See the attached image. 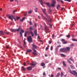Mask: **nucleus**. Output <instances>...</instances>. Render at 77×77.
I'll return each instance as SVG.
<instances>
[{
	"label": "nucleus",
	"instance_id": "f257e3e1",
	"mask_svg": "<svg viewBox=\"0 0 77 77\" xmlns=\"http://www.w3.org/2000/svg\"><path fill=\"white\" fill-rule=\"evenodd\" d=\"M32 46L33 47L32 49L34 52H32V54H34L35 56H37V55H38V54L36 53V51L35 48H37V47H36V45L34 44H32Z\"/></svg>",
	"mask_w": 77,
	"mask_h": 77
},
{
	"label": "nucleus",
	"instance_id": "f03ea898",
	"mask_svg": "<svg viewBox=\"0 0 77 77\" xmlns=\"http://www.w3.org/2000/svg\"><path fill=\"white\" fill-rule=\"evenodd\" d=\"M20 27V29H19V31H20V29L21 30V31H20V37H21V36H23V35H22V33H24V30H23L22 29H21V27L20 26H19L18 28H19Z\"/></svg>",
	"mask_w": 77,
	"mask_h": 77
},
{
	"label": "nucleus",
	"instance_id": "7ed1b4c3",
	"mask_svg": "<svg viewBox=\"0 0 77 77\" xmlns=\"http://www.w3.org/2000/svg\"><path fill=\"white\" fill-rule=\"evenodd\" d=\"M42 11H43V13L48 18H50V16L48 15L45 12V11H46V9H42Z\"/></svg>",
	"mask_w": 77,
	"mask_h": 77
},
{
	"label": "nucleus",
	"instance_id": "20e7f679",
	"mask_svg": "<svg viewBox=\"0 0 77 77\" xmlns=\"http://www.w3.org/2000/svg\"><path fill=\"white\" fill-rule=\"evenodd\" d=\"M52 3L51 4V5L52 7H54L55 6V5L56 3V2L54 0H52Z\"/></svg>",
	"mask_w": 77,
	"mask_h": 77
},
{
	"label": "nucleus",
	"instance_id": "39448f33",
	"mask_svg": "<svg viewBox=\"0 0 77 77\" xmlns=\"http://www.w3.org/2000/svg\"><path fill=\"white\" fill-rule=\"evenodd\" d=\"M41 16L42 17L43 19L44 20H45L46 21H47V22H49V19H47V17H45L44 16V15H43L42 14H41Z\"/></svg>",
	"mask_w": 77,
	"mask_h": 77
},
{
	"label": "nucleus",
	"instance_id": "423d86ee",
	"mask_svg": "<svg viewBox=\"0 0 77 77\" xmlns=\"http://www.w3.org/2000/svg\"><path fill=\"white\" fill-rule=\"evenodd\" d=\"M27 39L29 42H32V38L31 36H29L27 37Z\"/></svg>",
	"mask_w": 77,
	"mask_h": 77
},
{
	"label": "nucleus",
	"instance_id": "0eeeda50",
	"mask_svg": "<svg viewBox=\"0 0 77 77\" xmlns=\"http://www.w3.org/2000/svg\"><path fill=\"white\" fill-rule=\"evenodd\" d=\"M7 16H8V17L9 19H11V18H13V19H14V20L15 21H17V20L15 19V16H14V15H12L11 16H9V15H7Z\"/></svg>",
	"mask_w": 77,
	"mask_h": 77
},
{
	"label": "nucleus",
	"instance_id": "6e6552de",
	"mask_svg": "<svg viewBox=\"0 0 77 77\" xmlns=\"http://www.w3.org/2000/svg\"><path fill=\"white\" fill-rule=\"evenodd\" d=\"M20 27H19V28H18V29H11V32H16V31L18 32H19V29H20Z\"/></svg>",
	"mask_w": 77,
	"mask_h": 77
},
{
	"label": "nucleus",
	"instance_id": "1a4fd4ad",
	"mask_svg": "<svg viewBox=\"0 0 77 77\" xmlns=\"http://www.w3.org/2000/svg\"><path fill=\"white\" fill-rule=\"evenodd\" d=\"M36 64H37V63L35 62H33L32 63L30 64V65L32 66L33 68H34V67L36 66Z\"/></svg>",
	"mask_w": 77,
	"mask_h": 77
},
{
	"label": "nucleus",
	"instance_id": "9d476101",
	"mask_svg": "<svg viewBox=\"0 0 77 77\" xmlns=\"http://www.w3.org/2000/svg\"><path fill=\"white\" fill-rule=\"evenodd\" d=\"M65 51H69L70 50V48L69 47H66L64 48Z\"/></svg>",
	"mask_w": 77,
	"mask_h": 77
},
{
	"label": "nucleus",
	"instance_id": "9b49d317",
	"mask_svg": "<svg viewBox=\"0 0 77 77\" xmlns=\"http://www.w3.org/2000/svg\"><path fill=\"white\" fill-rule=\"evenodd\" d=\"M32 69V67L29 66L27 68V71H31Z\"/></svg>",
	"mask_w": 77,
	"mask_h": 77
},
{
	"label": "nucleus",
	"instance_id": "f8f14e48",
	"mask_svg": "<svg viewBox=\"0 0 77 77\" xmlns=\"http://www.w3.org/2000/svg\"><path fill=\"white\" fill-rule=\"evenodd\" d=\"M60 51L61 52H65V48H61L60 49Z\"/></svg>",
	"mask_w": 77,
	"mask_h": 77
},
{
	"label": "nucleus",
	"instance_id": "ddd939ff",
	"mask_svg": "<svg viewBox=\"0 0 77 77\" xmlns=\"http://www.w3.org/2000/svg\"><path fill=\"white\" fill-rule=\"evenodd\" d=\"M37 30L36 29H34V33L35 35V36H36V35H38V34H37Z\"/></svg>",
	"mask_w": 77,
	"mask_h": 77
},
{
	"label": "nucleus",
	"instance_id": "4468645a",
	"mask_svg": "<svg viewBox=\"0 0 77 77\" xmlns=\"http://www.w3.org/2000/svg\"><path fill=\"white\" fill-rule=\"evenodd\" d=\"M72 72L75 74V76H77V72L73 70L72 71Z\"/></svg>",
	"mask_w": 77,
	"mask_h": 77
},
{
	"label": "nucleus",
	"instance_id": "2eb2a0df",
	"mask_svg": "<svg viewBox=\"0 0 77 77\" xmlns=\"http://www.w3.org/2000/svg\"><path fill=\"white\" fill-rule=\"evenodd\" d=\"M48 12L50 14H51V12H52V10H51V9H50L48 10Z\"/></svg>",
	"mask_w": 77,
	"mask_h": 77
},
{
	"label": "nucleus",
	"instance_id": "dca6fc26",
	"mask_svg": "<svg viewBox=\"0 0 77 77\" xmlns=\"http://www.w3.org/2000/svg\"><path fill=\"white\" fill-rule=\"evenodd\" d=\"M69 59V60H70L73 62V63H74V59H73V58H72V57H70Z\"/></svg>",
	"mask_w": 77,
	"mask_h": 77
},
{
	"label": "nucleus",
	"instance_id": "f3484780",
	"mask_svg": "<svg viewBox=\"0 0 77 77\" xmlns=\"http://www.w3.org/2000/svg\"><path fill=\"white\" fill-rule=\"evenodd\" d=\"M46 4L47 5L48 7H49V8H51V6L50 5V3L49 2L46 3Z\"/></svg>",
	"mask_w": 77,
	"mask_h": 77
},
{
	"label": "nucleus",
	"instance_id": "a211bd4d",
	"mask_svg": "<svg viewBox=\"0 0 77 77\" xmlns=\"http://www.w3.org/2000/svg\"><path fill=\"white\" fill-rule=\"evenodd\" d=\"M45 63H42L40 64V65L41 66H45Z\"/></svg>",
	"mask_w": 77,
	"mask_h": 77
},
{
	"label": "nucleus",
	"instance_id": "6ab92c4d",
	"mask_svg": "<svg viewBox=\"0 0 77 77\" xmlns=\"http://www.w3.org/2000/svg\"><path fill=\"white\" fill-rule=\"evenodd\" d=\"M67 62H68L70 64H72V63H71V61L69 60V59H67Z\"/></svg>",
	"mask_w": 77,
	"mask_h": 77
},
{
	"label": "nucleus",
	"instance_id": "aec40b11",
	"mask_svg": "<svg viewBox=\"0 0 77 77\" xmlns=\"http://www.w3.org/2000/svg\"><path fill=\"white\" fill-rule=\"evenodd\" d=\"M4 33H3V32L2 31H0V36L2 35H4Z\"/></svg>",
	"mask_w": 77,
	"mask_h": 77
},
{
	"label": "nucleus",
	"instance_id": "412c9836",
	"mask_svg": "<svg viewBox=\"0 0 77 77\" xmlns=\"http://www.w3.org/2000/svg\"><path fill=\"white\" fill-rule=\"evenodd\" d=\"M38 1H39V2L41 4V5H43V4H42V3H43V2L42 1V0H38Z\"/></svg>",
	"mask_w": 77,
	"mask_h": 77
},
{
	"label": "nucleus",
	"instance_id": "4be33fe9",
	"mask_svg": "<svg viewBox=\"0 0 77 77\" xmlns=\"http://www.w3.org/2000/svg\"><path fill=\"white\" fill-rule=\"evenodd\" d=\"M63 64L64 66H65V67H66V64H65V61H63Z\"/></svg>",
	"mask_w": 77,
	"mask_h": 77
},
{
	"label": "nucleus",
	"instance_id": "5701e85b",
	"mask_svg": "<svg viewBox=\"0 0 77 77\" xmlns=\"http://www.w3.org/2000/svg\"><path fill=\"white\" fill-rule=\"evenodd\" d=\"M60 8V5H57V9H59Z\"/></svg>",
	"mask_w": 77,
	"mask_h": 77
},
{
	"label": "nucleus",
	"instance_id": "b1692460",
	"mask_svg": "<svg viewBox=\"0 0 77 77\" xmlns=\"http://www.w3.org/2000/svg\"><path fill=\"white\" fill-rule=\"evenodd\" d=\"M44 24H45V30H47V26H46V25L45 24V23H44Z\"/></svg>",
	"mask_w": 77,
	"mask_h": 77
},
{
	"label": "nucleus",
	"instance_id": "393cba45",
	"mask_svg": "<svg viewBox=\"0 0 77 77\" xmlns=\"http://www.w3.org/2000/svg\"><path fill=\"white\" fill-rule=\"evenodd\" d=\"M69 72H70V73H71V74H72L73 75H75V74H74V73H73L71 71V70H69Z\"/></svg>",
	"mask_w": 77,
	"mask_h": 77
},
{
	"label": "nucleus",
	"instance_id": "a878e982",
	"mask_svg": "<svg viewBox=\"0 0 77 77\" xmlns=\"http://www.w3.org/2000/svg\"><path fill=\"white\" fill-rule=\"evenodd\" d=\"M30 33H31L32 36L33 37L34 36V34H33V33L32 31H30Z\"/></svg>",
	"mask_w": 77,
	"mask_h": 77
},
{
	"label": "nucleus",
	"instance_id": "bb28decb",
	"mask_svg": "<svg viewBox=\"0 0 77 77\" xmlns=\"http://www.w3.org/2000/svg\"><path fill=\"white\" fill-rule=\"evenodd\" d=\"M60 55H61L62 57H66V56H65V55L62 54H60Z\"/></svg>",
	"mask_w": 77,
	"mask_h": 77
},
{
	"label": "nucleus",
	"instance_id": "cd10ccee",
	"mask_svg": "<svg viewBox=\"0 0 77 77\" xmlns=\"http://www.w3.org/2000/svg\"><path fill=\"white\" fill-rule=\"evenodd\" d=\"M21 68L23 70V71H25L26 70V69H25V68H24V67L23 66H22L21 67Z\"/></svg>",
	"mask_w": 77,
	"mask_h": 77
},
{
	"label": "nucleus",
	"instance_id": "c85d7f7f",
	"mask_svg": "<svg viewBox=\"0 0 77 77\" xmlns=\"http://www.w3.org/2000/svg\"><path fill=\"white\" fill-rule=\"evenodd\" d=\"M35 12H38V11H37V10H38V9L36 8V6H35Z\"/></svg>",
	"mask_w": 77,
	"mask_h": 77
},
{
	"label": "nucleus",
	"instance_id": "c756f323",
	"mask_svg": "<svg viewBox=\"0 0 77 77\" xmlns=\"http://www.w3.org/2000/svg\"><path fill=\"white\" fill-rule=\"evenodd\" d=\"M70 67L71 68H73L74 67V66L73 65V64H72L70 66Z\"/></svg>",
	"mask_w": 77,
	"mask_h": 77
},
{
	"label": "nucleus",
	"instance_id": "7c9ffc66",
	"mask_svg": "<svg viewBox=\"0 0 77 77\" xmlns=\"http://www.w3.org/2000/svg\"><path fill=\"white\" fill-rule=\"evenodd\" d=\"M73 46H74V44H71L70 45V47L71 48H72V47H73Z\"/></svg>",
	"mask_w": 77,
	"mask_h": 77
},
{
	"label": "nucleus",
	"instance_id": "2f4dec72",
	"mask_svg": "<svg viewBox=\"0 0 77 77\" xmlns=\"http://www.w3.org/2000/svg\"><path fill=\"white\" fill-rule=\"evenodd\" d=\"M72 41H76V42H77V40H76L74 38L72 39Z\"/></svg>",
	"mask_w": 77,
	"mask_h": 77
},
{
	"label": "nucleus",
	"instance_id": "473e14b6",
	"mask_svg": "<svg viewBox=\"0 0 77 77\" xmlns=\"http://www.w3.org/2000/svg\"><path fill=\"white\" fill-rule=\"evenodd\" d=\"M60 75V73H58L56 77H59V75Z\"/></svg>",
	"mask_w": 77,
	"mask_h": 77
},
{
	"label": "nucleus",
	"instance_id": "72a5a7b5",
	"mask_svg": "<svg viewBox=\"0 0 77 77\" xmlns=\"http://www.w3.org/2000/svg\"><path fill=\"white\" fill-rule=\"evenodd\" d=\"M27 52H30V51H32L30 49L27 50Z\"/></svg>",
	"mask_w": 77,
	"mask_h": 77
},
{
	"label": "nucleus",
	"instance_id": "f704fd0d",
	"mask_svg": "<svg viewBox=\"0 0 77 77\" xmlns=\"http://www.w3.org/2000/svg\"><path fill=\"white\" fill-rule=\"evenodd\" d=\"M20 18V17H16V19L17 20H18Z\"/></svg>",
	"mask_w": 77,
	"mask_h": 77
},
{
	"label": "nucleus",
	"instance_id": "c9c22d12",
	"mask_svg": "<svg viewBox=\"0 0 77 77\" xmlns=\"http://www.w3.org/2000/svg\"><path fill=\"white\" fill-rule=\"evenodd\" d=\"M66 43H67V41H65V42H64L63 43V44H66Z\"/></svg>",
	"mask_w": 77,
	"mask_h": 77
},
{
	"label": "nucleus",
	"instance_id": "e433bc0d",
	"mask_svg": "<svg viewBox=\"0 0 77 77\" xmlns=\"http://www.w3.org/2000/svg\"><path fill=\"white\" fill-rule=\"evenodd\" d=\"M71 36H70V35H67L66 36V37L67 38H69Z\"/></svg>",
	"mask_w": 77,
	"mask_h": 77
},
{
	"label": "nucleus",
	"instance_id": "4c0bfd02",
	"mask_svg": "<svg viewBox=\"0 0 77 77\" xmlns=\"http://www.w3.org/2000/svg\"><path fill=\"white\" fill-rule=\"evenodd\" d=\"M30 29L31 30H33V28L32 27V26H31L30 28Z\"/></svg>",
	"mask_w": 77,
	"mask_h": 77
},
{
	"label": "nucleus",
	"instance_id": "58836bf2",
	"mask_svg": "<svg viewBox=\"0 0 77 77\" xmlns=\"http://www.w3.org/2000/svg\"><path fill=\"white\" fill-rule=\"evenodd\" d=\"M17 12V11H15V10H14L13 11V14H15V12Z\"/></svg>",
	"mask_w": 77,
	"mask_h": 77
},
{
	"label": "nucleus",
	"instance_id": "ea45409f",
	"mask_svg": "<svg viewBox=\"0 0 77 77\" xmlns=\"http://www.w3.org/2000/svg\"><path fill=\"white\" fill-rule=\"evenodd\" d=\"M49 26L50 27V28L51 29L52 28V26H51V24H49Z\"/></svg>",
	"mask_w": 77,
	"mask_h": 77
},
{
	"label": "nucleus",
	"instance_id": "a19ab883",
	"mask_svg": "<svg viewBox=\"0 0 77 77\" xmlns=\"http://www.w3.org/2000/svg\"><path fill=\"white\" fill-rule=\"evenodd\" d=\"M63 75V72H61L60 77H62Z\"/></svg>",
	"mask_w": 77,
	"mask_h": 77
},
{
	"label": "nucleus",
	"instance_id": "79ce46f5",
	"mask_svg": "<svg viewBox=\"0 0 77 77\" xmlns=\"http://www.w3.org/2000/svg\"><path fill=\"white\" fill-rule=\"evenodd\" d=\"M65 41V39H64L63 38H62L61 40V41Z\"/></svg>",
	"mask_w": 77,
	"mask_h": 77
},
{
	"label": "nucleus",
	"instance_id": "37998d69",
	"mask_svg": "<svg viewBox=\"0 0 77 77\" xmlns=\"http://www.w3.org/2000/svg\"><path fill=\"white\" fill-rule=\"evenodd\" d=\"M31 13H32V11L31 10L28 12V14H31Z\"/></svg>",
	"mask_w": 77,
	"mask_h": 77
},
{
	"label": "nucleus",
	"instance_id": "c03bdc74",
	"mask_svg": "<svg viewBox=\"0 0 77 77\" xmlns=\"http://www.w3.org/2000/svg\"><path fill=\"white\" fill-rule=\"evenodd\" d=\"M49 76L50 77H53V75H51V76H50V75H49Z\"/></svg>",
	"mask_w": 77,
	"mask_h": 77
},
{
	"label": "nucleus",
	"instance_id": "a18cd8bd",
	"mask_svg": "<svg viewBox=\"0 0 77 77\" xmlns=\"http://www.w3.org/2000/svg\"><path fill=\"white\" fill-rule=\"evenodd\" d=\"M29 23L30 25H32V22H31V21L29 22Z\"/></svg>",
	"mask_w": 77,
	"mask_h": 77
},
{
	"label": "nucleus",
	"instance_id": "49530a36",
	"mask_svg": "<svg viewBox=\"0 0 77 77\" xmlns=\"http://www.w3.org/2000/svg\"><path fill=\"white\" fill-rule=\"evenodd\" d=\"M52 42V41H49V44H51Z\"/></svg>",
	"mask_w": 77,
	"mask_h": 77
},
{
	"label": "nucleus",
	"instance_id": "de8ad7c7",
	"mask_svg": "<svg viewBox=\"0 0 77 77\" xmlns=\"http://www.w3.org/2000/svg\"><path fill=\"white\" fill-rule=\"evenodd\" d=\"M53 47L52 46H51V51L52 50H53Z\"/></svg>",
	"mask_w": 77,
	"mask_h": 77
},
{
	"label": "nucleus",
	"instance_id": "09e8293b",
	"mask_svg": "<svg viewBox=\"0 0 77 77\" xmlns=\"http://www.w3.org/2000/svg\"><path fill=\"white\" fill-rule=\"evenodd\" d=\"M54 34H53L52 35V38H54Z\"/></svg>",
	"mask_w": 77,
	"mask_h": 77
},
{
	"label": "nucleus",
	"instance_id": "8fccbe9b",
	"mask_svg": "<svg viewBox=\"0 0 77 77\" xmlns=\"http://www.w3.org/2000/svg\"><path fill=\"white\" fill-rule=\"evenodd\" d=\"M41 28L42 30H43V27H42V26H41Z\"/></svg>",
	"mask_w": 77,
	"mask_h": 77
},
{
	"label": "nucleus",
	"instance_id": "3c124183",
	"mask_svg": "<svg viewBox=\"0 0 77 77\" xmlns=\"http://www.w3.org/2000/svg\"><path fill=\"white\" fill-rule=\"evenodd\" d=\"M19 48H20L21 50H23V47H21V46L19 47Z\"/></svg>",
	"mask_w": 77,
	"mask_h": 77
},
{
	"label": "nucleus",
	"instance_id": "603ef678",
	"mask_svg": "<svg viewBox=\"0 0 77 77\" xmlns=\"http://www.w3.org/2000/svg\"><path fill=\"white\" fill-rule=\"evenodd\" d=\"M27 34V33L26 32L25 34H24V36L25 37H26V34Z\"/></svg>",
	"mask_w": 77,
	"mask_h": 77
},
{
	"label": "nucleus",
	"instance_id": "864d4df0",
	"mask_svg": "<svg viewBox=\"0 0 77 77\" xmlns=\"http://www.w3.org/2000/svg\"><path fill=\"white\" fill-rule=\"evenodd\" d=\"M43 75H45V72H44L43 73Z\"/></svg>",
	"mask_w": 77,
	"mask_h": 77
},
{
	"label": "nucleus",
	"instance_id": "5fc2aeb1",
	"mask_svg": "<svg viewBox=\"0 0 77 77\" xmlns=\"http://www.w3.org/2000/svg\"><path fill=\"white\" fill-rule=\"evenodd\" d=\"M74 26V24H72L70 25V26L71 27H73V26Z\"/></svg>",
	"mask_w": 77,
	"mask_h": 77
},
{
	"label": "nucleus",
	"instance_id": "6e6d98bb",
	"mask_svg": "<svg viewBox=\"0 0 77 77\" xmlns=\"http://www.w3.org/2000/svg\"><path fill=\"white\" fill-rule=\"evenodd\" d=\"M60 2L62 3H63V2L62 0H61Z\"/></svg>",
	"mask_w": 77,
	"mask_h": 77
},
{
	"label": "nucleus",
	"instance_id": "4d7b16f0",
	"mask_svg": "<svg viewBox=\"0 0 77 77\" xmlns=\"http://www.w3.org/2000/svg\"><path fill=\"white\" fill-rule=\"evenodd\" d=\"M38 19H41V18H40V16H38Z\"/></svg>",
	"mask_w": 77,
	"mask_h": 77
},
{
	"label": "nucleus",
	"instance_id": "13d9d810",
	"mask_svg": "<svg viewBox=\"0 0 77 77\" xmlns=\"http://www.w3.org/2000/svg\"><path fill=\"white\" fill-rule=\"evenodd\" d=\"M67 1L69 2H71V0H67Z\"/></svg>",
	"mask_w": 77,
	"mask_h": 77
},
{
	"label": "nucleus",
	"instance_id": "bf43d9fd",
	"mask_svg": "<svg viewBox=\"0 0 77 77\" xmlns=\"http://www.w3.org/2000/svg\"><path fill=\"white\" fill-rule=\"evenodd\" d=\"M20 21H22V22H23V20L22 19H20Z\"/></svg>",
	"mask_w": 77,
	"mask_h": 77
},
{
	"label": "nucleus",
	"instance_id": "052dcab7",
	"mask_svg": "<svg viewBox=\"0 0 77 77\" xmlns=\"http://www.w3.org/2000/svg\"><path fill=\"white\" fill-rule=\"evenodd\" d=\"M23 65L24 66H25L26 65V63H24Z\"/></svg>",
	"mask_w": 77,
	"mask_h": 77
},
{
	"label": "nucleus",
	"instance_id": "680f3d73",
	"mask_svg": "<svg viewBox=\"0 0 77 77\" xmlns=\"http://www.w3.org/2000/svg\"><path fill=\"white\" fill-rule=\"evenodd\" d=\"M48 49V48L47 47H46V49H45L46 50H47Z\"/></svg>",
	"mask_w": 77,
	"mask_h": 77
},
{
	"label": "nucleus",
	"instance_id": "e2e57ef3",
	"mask_svg": "<svg viewBox=\"0 0 77 77\" xmlns=\"http://www.w3.org/2000/svg\"><path fill=\"white\" fill-rule=\"evenodd\" d=\"M34 26H35V27H36V24L35 23Z\"/></svg>",
	"mask_w": 77,
	"mask_h": 77
},
{
	"label": "nucleus",
	"instance_id": "0e129e2a",
	"mask_svg": "<svg viewBox=\"0 0 77 77\" xmlns=\"http://www.w3.org/2000/svg\"><path fill=\"white\" fill-rule=\"evenodd\" d=\"M58 69H59V70H61V69L60 68H58Z\"/></svg>",
	"mask_w": 77,
	"mask_h": 77
},
{
	"label": "nucleus",
	"instance_id": "69168bd1",
	"mask_svg": "<svg viewBox=\"0 0 77 77\" xmlns=\"http://www.w3.org/2000/svg\"><path fill=\"white\" fill-rule=\"evenodd\" d=\"M61 47V45H58L57 46V47Z\"/></svg>",
	"mask_w": 77,
	"mask_h": 77
},
{
	"label": "nucleus",
	"instance_id": "338daca9",
	"mask_svg": "<svg viewBox=\"0 0 77 77\" xmlns=\"http://www.w3.org/2000/svg\"><path fill=\"white\" fill-rule=\"evenodd\" d=\"M57 44H60V42L59 41H58L57 42Z\"/></svg>",
	"mask_w": 77,
	"mask_h": 77
},
{
	"label": "nucleus",
	"instance_id": "774afa93",
	"mask_svg": "<svg viewBox=\"0 0 77 77\" xmlns=\"http://www.w3.org/2000/svg\"><path fill=\"white\" fill-rule=\"evenodd\" d=\"M13 0H10V1L11 2H13Z\"/></svg>",
	"mask_w": 77,
	"mask_h": 77
}]
</instances>
